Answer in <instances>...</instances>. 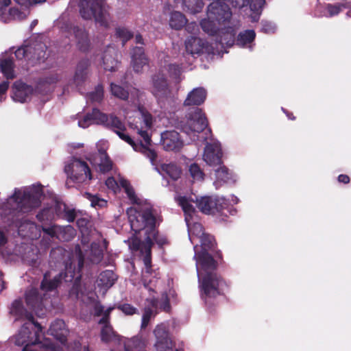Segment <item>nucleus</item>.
<instances>
[{
  "label": "nucleus",
  "instance_id": "1",
  "mask_svg": "<svg viewBox=\"0 0 351 351\" xmlns=\"http://www.w3.org/2000/svg\"><path fill=\"white\" fill-rule=\"evenodd\" d=\"M194 258L199 277L200 296L209 313L215 311L217 297L223 294L227 284L217 273V262L208 252L195 251Z\"/></svg>",
  "mask_w": 351,
  "mask_h": 351
},
{
  "label": "nucleus",
  "instance_id": "2",
  "mask_svg": "<svg viewBox=\"0 0 351 351\" xmlns=\"http://www.w3.org/2000/svg\"><path fill=\"white\" fill-rule=\"evenodd\" d=\"M10 313L16 316V319L27 320L15 336V344L19 346H24L22 351H33L31 346L41 343V338L44 335L43 327L35 321L33 314L25 308L23 301L20 299L12 302Z\"/></svg>",
  "mask_w": 351,
  "mask_h": 351
},
{
  "label": "nucleus",
  "instance_id": "3",
  "mask_svg": "<svg viewBox=\"0 0 351 351\" xmlns=\"http://www.w3.org/2000/svg\"><path fill=\"white\" fill-rule=\"evenodd\" d=\"M79 7L80 13L84 19L94 18L101 27L105 29L110 27L111 17L108 11L109 6L104 0H81Z\"/></svg>",
  "mask_w": 351,
  "mask_h": 351
},
{
  "label": "nucleus",
  "instance_id": "4",
  "mask_svg": "<svg viewBox=\"0 0 351 351\" xmlns=\"http://www.w3.org/2000/svg\"><path fill=\"white\" fill-rule=\"evenodd\" d=\"M43 191L41 186H33L32 188L22 191L15 189L14 193L8 199L16 204L14 209L22 213H29L33 209L38 208L41 204V197Z\"/></svg>",
  "mask_w": 351,
  "mask_h": 351
},
{
  "label": "nucleus",
  "instance_id": "5",
  "mask_svg": "<svg viewBox=\"0 0 351 351\" xmlns=\"http://www.w3.org/2000/svg\"><path fill=\"white\" fill-rule=\"evenodd\" d=\"M130 249L133 252H140L141 254L143 256V261L145 265V269L142 271V282L145 288L147 289L149 291H154V290L149 287L150 280L147 281L146 278L149 275L153 274L152 264V248L154 243L151 242L149 238L147 239L146 242L142 241L136 237H132L128 240Z\"/></svg>",
  "mask_w": 351,
  "mask_h": 351
},
{
  "label": "nucleus",
  "instance_id": "6",
  "mask_svg": "<svg viewBox=\"0 0 351 351\" xmlns=\"http://www.w3.org/2000/svg\"><path fill=\"white\" fill-rule=\"evenodd\" d=\"M196 206L204 214L222 215L223 210L228 208V204L223 198L204 196L197 199Z\"/></svg>",
  "mask_w": 351,
  "mask_h": 351
},
{
  "label": "nucleus",
  "instance_id": "7",
  "mask_svg": "<svg viewBox=\"0 0 351 351\" xmlns=\"http://www.w3.org/2000/svg\"><path fill=\"white\" fill-rule=\"evenodd\" d=\"M68 178L75 182H83L87 178L92 179L90 169L88 164L78 158H73L64 167Z\"/></svg>",
  "mask_w": 351,
  "mask_h": 351
},
{
  "label": "nucleus",
  "instance_id": "8",
  "mask_svg": "<svg viewBox=\"0 0 351 351\" xmlns=\"http://www.w3.org/2000/svg\"><path fill=\"white\" fill-rule=\"evenodd\" d=\"M150 92L156 98L158 103L164 102L171 94V89L165 75L158 72L152 76Z\"/></svg>",
  "mask_w": 351,
  "mask_h": 351
},
{
  "label": "nucleus",
  "instance_id": "9",
  "mask_svg": "<svg viewBox=\"0 0 351 351\" xmlns=\"http://www.w3.org/2000/svg\"><path fill=\"white\" fill-rule=\"evenodd\" d=\"M189 114V120L182 128L183 131L188 135L193 134V136H195V133H200L208 127L207 118L202 109L196 108Z\"/></svg>",
  "mask_w": 351,
  "mask_h": 351
},
{
  "label": "nucleus",
  "instance_id": "10",
  "mask_svg": "<svg viewBox=\"0 0 351 351\" xmlns=\"http://www.w3.org/2000/svg\"><path fill=\"white\" fill-rule=\"evenodd\" d=\"M207 14L209 19L219 24L229 22L232 15L229 5L221 0L211 2L208 6Z\"/></svg>",
  "mask_w": 351,
  "mask_h": 351
},
{
  "label": "nucleus",
  "instance_id": "11",
  "mask_svg": "<svg viewBox=\"0 0 351 351\" xmlns=\"http://www.w3.org/2000/svg\"><path fill=\"white\" fill-rule=\"evenodd\" d=\"M64 28L66 32L74 35L77 47L80 51L86 52L89 50L90 42L88 32L84 27L66 23Z\"/></svg>",
  "mask_w": 351,
  "mask_h": 351
},
{
  "label": "nucleus",
  "instance_id": "12",
  "mask_svg": "<svg viewBox=\"0 0 351 351\" xmlns=\"http://www.w3.org/2000/svg\"><path fill=\"white\" fill-rule=\"evenodd\" d=\"M222 150L219 143H207L204 148L203 159L210 166L222 164Z\"/></svg>",
  "mask_w": 351,
  "mask_h": 351
},
{
  "label": "nucleus",
  "instance_id": "13",
  "mask_svg": "<svg viewBox=\"0 0 351 351\" xmlns=\"http://www.w3.org/2000/svg\"><path fill=\"white\" fill-rule=\"evenodd\" d=\"M107 121V114L102 112L97 108L92 109L78 121V125L82 128H86L89 125L95 124L104 126Z\"/></svg>",
  "mask_w": 351,
  "mask_h": 351
},
{
  "label": "nucleus",
  "instance_id": "14",
  "mask_svg": "<svg viewBox=\"0 0 351 351\" xmlns=\"http://www.w3.org/2000/svg\"><path fill=\"white\" fill-rule=\"evenodd\" d=\"M161 143L166 151L179 152L183 146L180 134L175 130L166 131L161 135Z\"/></svg>",
  "mask_w": 351,
  "mask_h": 351
},
{
  "label": "nucleus",
  "instance_id": "15",
  "mask_svg": "<svg viewBox=\"0 0 351 351\" xmlns=\"http://www.w3.org/2000/svg\"><path fill=\"white\" fill-rule=\"evenodd\" d=\"M13 89V99L21 103L26 102L34 93L32 86L20 81L14 83Z\"/></svg>",
  "mask_w": 351,
  "mask_h": 351
},
{
  "label": "nucleus",
  "instance_id": "16",
  "mask_svg": "<svg viewBox=\"0 0 351 351\" xmlns=\"http://www.w3.org/2000/svg\"><path fill=\"white\" fill-rule=\"evenodd\" d=\"M90 66V62L88 59H82L77 63L73 75V81L76 87L80 89L86 82L88 74V68Z\"/></svg>",
  "mask_w": 351,
  "mask_h": 351
},
{
  "label": "nucleus",
  "instance_id": "17",
  "mask_svg": "<svg viewBox=\"0 0 351 351\" xmlns=\"http://www.w3.org/2000/svg\"><path fill=\"white\" fill-rule=\"evenodd\" d=\"M132 65L136 73L141 72L143 66L148 64V59L143 47H134L131 52Z\"/></svg>",
  "mask_w": 351,
  "mask_h": 351
},
{
  "label": "nucleus",
  "instance_id": "18",
  "mask_svg": "<svg viewBox=\"0 0 351 351\" xmlns=\"http://www.w3.org/2000/svg\"><path fill=\"white\" fill-rule=\"evenodd\" d=\"M48 334L54 337L60 343H64L67 341V330L64 322L60 319L53 321L50 325Z\"/></svg>",
  "mask_w": 351,
  "mask_h": 351
},
{
  "label": "nucleus",
  "instance_id": "19",
  "mask_svg": "<svg viewBox=\"0 0 351 351\" xmlns=\"http://www.w3.org/2000/svg\"><path fill=\"white\" fill-rule=\"evenodd\" d=\"M117 52L112 48L108 47L102 56L104 69L106 71H114L117 69L119 62L117 60Z\"/></svg>",
  "mask_w": 351,
  "mask_h": 351
},
{
  "label": "nucleus",
  "instance_id": "20",
  "mask_svg": "<svg viewBox=\"0 0 351 351\" xmlns=\"http://www.w3.org/2000/svg\"><path fill=\"white\" fill-rule=\"evenodd\" d=\"M201 250L199 251L211 252L215 256L219 259H222V254L219 250H215L217 242L213 236L202 233L200 237Z\"/></svg>",
  "mask_w": 351,
  "mask_h": 351
},
{
  "label": "nucleus",
  "instance_id": "21",
  "mask_svg": "<svg viewBox=\"0 0 351 351\" xmlns=\"http://www.w3.org/2000/svg\"><path fill=\"white\" fill-rule=\"evenodd\" d=\"M206 94V90L204 88H195L188 94L184 104L185 106H199L204 102Z\"/></svg>",
  "mask_w": 351,
  "mask_h": 351
},
{
  "label": "nucleus",
  "instance_id": "22",
  "mask_svg": "<svg viewBox=\"0 0 351 351\" xmlns=\"http://www.w3.org/2000/svg\"><path fill=\"white\" fill-rule=\"evenodd\" d=\"M117 280V276L112 270L102 271L97 279V284L99 287L106 290L112 287Z\"/></svg>",
  "mask_w": 351,
  "mask_h": 351
},
{
  "label": "nucleus",
  "instance_id": "23",
  "mask_svg": "<svg viewBox=\"0 0 351 351\" xmlns=\"http://www.w3.org/2000/svg\"><path fill=\"white\" fill-rule=\"evenodd\" d=\"M142 219L145 223L146 236L157 230L156 228V219L151 208H147L142 212Z\"/></svg>",
  "mask_w": 351,
  "mask_h": 351
},
{
  "label": "nucleus",
  "instance_id": "24",
  "mask_svg": "<svg viewBox=\"0 0 351 351\" xmlns=\"http://www.w3.org/2000/svg\"><path fill=\"white\" fill-rule=\"evenodd\" d=\"M185 47L186 51L189 53L194 56L195 54H200L202 53L204 43L200 38L191 36L186 40Z\"/></svg>",
  "mask_w": 351,
  "mask_h": 351
},
{
  "label": "nucleus",
  "instance_id": "25",
  "mask_svg": "<svg viewBox=\"0 0 351 351\" xmlns=\"http://www.w3.org/2000/svg\"><path fill=\"white\" fill-rule=\"evenodd\" d=\"M49 272H46L40 283V289L45 291H52L56 289L61 283L62 276L58 274L53 279H49Z\"/></svg>",
  "mask_w": 351,
  "mask_h": 351
},
{
  "label": "nucleus",
  "instance_id": "26",
  "mask_svg": "<svg viewBox=\"0 0 351 351\" xmlns=\"http://www.w3.org/2000/svg\"><path fill=\"white\" fill-rule=\"evenodd\" d=\"M98 156L99 158L98 166L100 172L106 173L110 171L112 169V162L106 151L103 148L99 149Z\"/></svg>",
  "mask_w": 351,
  "mask_h": 351
},
{
  "label": "nucleus",
  "instance_id": "27",
  "mask_svg": "<svg viewBox=\"0 0 351 351\" xmlns=\"http://www.w3.org/2000/svg\"><path fill=\"white\" fill-rule=\"evenodd\" d=\"M25 302L27 306L32 310L39 308L42 304V300L38 289H32L27 291L25 293Z\"/></svg>",
  "mask_w": 351,
  "mask_h": 351
},
{
  "label": "nucleus",
  "instance_id": "28",
  "mask_svg": "<svg viewBox=\"0 0 351 351\" xmlns=\"http://www.w3.org/2000/svg\"><path fill=\"white\" fill-rule=\"evenodd\" d=\"M14 69V63L12 58L0 60L1 71L8 80H12L15 77Z\"/></svg>",
  "mask_w": 351,
  "mask_h": 351
},
{
  "label": "nucleus",
  "instance_id": "29",
  "mask_svg": "<svg viewBox=\"0 0 351 351\" xmlns=\"http://www.w3.org/2000/svg\"><path fill=\"white\" fill-rule=\"evenodd\" d=\"M104 127L111 130L115 133L117 130H126L124 123L113 114H107V121L104 124Z\"/></svg>",
  "mask_w": 351,
  "mask_h": 351
},
{
  "label": "nucleus",
  "instance_id": "30",
  "mask_svg": "<svg viewBox=\"0 0 351 351\" xmlns=\"http://www.w3.org/2000/svg\"><path fill=\"white\" fill-rule=\"evenodd\" d=\"M183 10L191 14H197L202 11L204 7L202 0H182Z\"/></svg>",
  "mask_w": 351,
  "mask_h": 351
},
{
  "label": "nucleus",
  "instance_id": "31",
  "mask_svg": "<svg viewBox=\"0 0 351 351\" xmlns=\"http://www.w3.org/2000/svg\"><path fill=\"white\" fill-rule=\"evenodd\" d=\"M186 23V19L185 16L180 12H173L171 14L169 20V25L171 28L180 30Z\"/></svg>",
  "mask_w": 351,
  "mask_h": 351
},
{
  "label": "nucleus",
  "instance_id": "32",
  "mask_svg": "<svg viewBox=\"0 0 351 351\" xmlns=\"http://www.w3.org/2000/svg\"><path fill=\"white\" fill-rule=\"evenodd\" d=\"M256 38V33L253 29H247L239 34L237 38V45L244 47L252 43Z\"/></svg>",
  "mask_w": 351,
  "mask_h": 351
},
{
  "label": "nucleus",
  "instance_id": "33",
  "mask_svg": "<svg viewBox=\"0 0 351 351\" xmlns=\"http://www.w3.org/2000/svg\"><path fill=\"white\" fill-rule=\"evenodd\" d=\"M161 169L173 180H178L180 178L182 170L174 163L163 164Z\"/></svg>",
  "mask_w": 351,
  "mask_h": 351
},
{
  "label": "nucleus",
  "instance_id": "34",
  "mask_svg": "<svg viewBox=\"0 0 351 351\" xmlns=\"http://www.w3.org/2000/svg\"><path fill=\"white\" fill-rule=\"evenodd\" d=\"M142 218V213L139 212H136L134 215H130L129 216L131 228L135 232H139L141 230L145 229V223Z\"/></svg>",
  "mask_w": 351,
  "mask_h": 351
},
{
  "label": "nucleus",
  "instance_id": "35",
  "mask_svg": "<svg viewBox=\"0 0 351 351\" xmlns=\"http://www.w3.org/2000/svg\"><path fill=\"white\" fill-rule=\"evenodd\" d=\"M179 206H181L186 216L192 217L195 213V208L189 199L185 196H179L176 199Z\"/></svg>",
  "mask_w": 351,
  "mask_h": 351
},
{
  "label": "nucleus",
  "instance_id": "36",
  "mask_svg": "<svg viewBox=\"0 0 351 351\" xmlns=\"http://www.w3.org/2000/svg\"><path fill=\"white\" fill-rule=\"evenodd\" d=\"M117 335L110 324H103L101 330V339L103 342L108 343L116 340Z\"/></svg>",
  "mask_w": 351,
  "mask_h": 351
},
{
  "label": "nucleus",
  "instance_id": "37",
  "mask_svg": "<svg viewBox=\"0 0 351 351\" xmlns=\"http://www.w3.org/2000/svg\"><path fill=\"white\" fill-rule=\"evenodd\" d=\"M110 93L114 97L123 101H128L129 98V92L128 90L113 82L110 83Z\"/></svg>",
  "mask_w": 351,
  "mask_h": 351
},
{
  "label": "nucleus",
  "instance_id": "38",
  "mask_svg": "<svg viewBox=\"0 0 351 351\" xmlns=\"http://www.w3.org/2000/svg\"><path fill=\"white\" fill-rule=\"evenodd\" d=\"M124 348L125 351H139L144 348V343L141 338L133 337L125 342Z\"/></svg>",
  "mask_w": 351,
  "mask_h": 351
},
{
  "label": "nucleus",
  "instance_id": "39",
  "mask_svg": "<svg viewBox=\"0 0 351 351\" xmlns=\"http://www.w3.org/2000/svg\"><path fill=\"white\" fill-rule=\"evenodd\" d=\"M104 86L102 84H97L94 90L88 93L86 95L87 99L92 103H101L104 99Z\"/></svg>",
  "mask_w": 351,
  "mask_h": 351
},
{
  "label": "nucleus",
  "instance_id": "40",
  "mask_svg": "<svg viewBox=\"0 0 351 351\" xmlns=\"http://www.w3.org/2000/svg\"><path fill=\"white\" fill-rule=\"evenodd\" d=\"M115 35L122 40L123 45L130 40L134 36L132 31L125 27H119L115 29Z\"/></svg>",
  "mask_w": 351,
  "mask_h": 351
},
{
  "label": "nucleus",
  "instance_id": "41",
  "mask_svg": "<svg viewBox=\"0 0 351 351\" xmlns=\"http://www.w3.org/2000/svg\"><path fill=\"white\" fill-rule=\"evenodd\" d=\"M189 173L195 180L202 181L204 179V173L197 163H193L190 165Z\"/></svg>",
  "mask_w": 351,
  "mask_h": 351
},
{
  "label": "nucleus",
  "instance_id": "42",
  "mask_svg": "<svg viewBox=\"0 0 351 351\" xmlns=\"http://www.w3.org/2000/svg\"><path fill=\"white\" fill-rule=\"evenodd\" d=\"M154 334L156 341L169 339V334L167 328L162 324H158L154 330Z\"/></svg>",
  "mask_w": 351,
  "mask_h": 351
},
{
  "label": "nucleus",
  "instance_id": "43",
  "mask_svg": "<svg viewBox=\"0 0 351 351\" xmlns=\"http://www.w3.org/2000/svg\"><path fill=\"white\" fill-rule=\"evenodd\" d=\"M167 72L170 77L174 80H180V75L182 73V64H169L167 66Z\"/></svg>",
  "mask_w": 351,
  "mask_h": 351
},
{
  "label": "nucleus",
  "instance_id": "44",
  "mask_svg": "<svg viewBox=\"0 0 351 351\" xmlns=\"http://www.w3.org/2000/svg\"><path fill=\"white\" fill-rule=\"evenodd\" d=\"M84 196L90 202L93 207L98 206L102 208L106 205V201L97 195H94L90 193L86 192Z\"/></svg>",
  "mask_w": 351,
  "mask_h": 351
},
{
  "label": "nucleus",
  "instance_id": "45",
  "mask_svg": "<svg viewBox=\"0 0 351 351\" xmlns=\"http://www.w3.org/2000/svg\"><path fill=\"white\" fill-rule=\"evenodd\" d=\"M154 346L156 351H171L173 348V342L169 338L164 339L163 341H156Z\"/></svg>",
  "mask_w": 351,
  "mask_h": 351
},
{
  "label": "nucleus",
  "instance_id": "46",
  "mask_svg": "<svg viewBox=\"0 0 351 351\" xmlns=\"http://www.w3.org/2000/svg\"><path fill=\"white\" fill-rule=\"evenodd\" d=\"M214 21H215L209 19L208 20L203 19L200 23V25L205 32L210 35H213L217 32V29L215 25L214 24Z\"/></svg>",
  "mask_w": 351,
  "mask_h": 351
},
{
  "label": "nucleus",
  "instance_id": "47",
  "mask_svg": "<svg viewBox=\"0 0 351 351\" xmlns=\"http://www.w3.org/2000/svg\"><path fill=\"white\" fill-rule=\"evenodd\" d=\"M154 315V311L150 306H146L144 308L141 325V329H145L147 328L152 317Z\"/></svg>",
  "mask_w": 351,
  "mask_h": 351
},
{
  "label": "nucleus",
  "instance_id": "48",
  "mask_svg": "<svg viewBox=\"0 0 351 351\" xmlns=\"http://www.w3.org/2000/svg\"><path fill=\"white\" fill-rule=\"evenodd\" d=\"M138 148L141 149V152L146 156L152 162H154L157 158V154L154 149L148 147L147 145H144L142 142L138 145Z\"/></svg>",
  "mask_w": 351,
  "mask_h": 351
},
{
  "label": "nucleus",
  "instance_id": "49",
  "mask_svg": "<svg viewBox=\"0 0 351 351\" xmlns=\"http://www.w3.org/2000/svg\"><path fill=\"white\" fill-rule=\"evenodd\" d=\"M148 238L150 239L152 243H153V240H154L160 246H162L167 243V239L165 237H159L158 230L147 235L143 242H146Z\"/></svg>",
  "mask_w": 351,
  "mask_h": 351
},
{
  "label": "nucleus",
  "instance_id": "50",
  "mask_svg": "<svg viewBox=\"0 0 351 351\" xmlns=\"http://www.w3.org/2000/svg\"><path fill=\"white\" fill-rule=\"evenodd\" d=\"M60 233L62 234V239L65 241H69L73 239L75 234V229L70 225L61 227L60 228Z\"/></svg>",
  "mask_w": 351,
  "mask_h": 351
},
{
  "label": "nucleus",
  "instance_id": "51",
  "mask_svg": "<svg viewBox=\"0 0 351 351\" xmlns=\"http://www.w3.org/2000/svg\"><path fill=\"white\" fill-rule=\"evenodd\" d=\"M117 308L122 311L125 315H133L138 313V309L128 303L118 304Z\"/></svg>",
  "mask_w": 351,
  "mask_h": 351
},
{
  "label": "nucleus",
  "instance_id": "52",
  "mask_svg": "<svg viewBox=\"0 0 351 351\" xmlns=\"http://www.w3.org/2000/svg\"><path fill=\"white\" fill-rule=\"evenodd\" d=\"M216 176L219 180L223 182H228L231 178L229 169L225 166H220V167L216 170Z\"/></svg>",
  "mask_w": 351,
  "mask_h": 351
},
{
  "label": "nucleus",
  "instance_id": "53",
  "mask_svg": "<svg viewBox=\"0 0 351 351\" xmlns=\"http://www.w3.org/2000/svg\"><path fill=\"white\" fill-rule=\"evenodd\" d=\"M342 8H345L344 4L343 3H337V4H330L328 3L326 5V10L328 11L330 16H333L337 15L340 13L342 10Z\"/></svg>",
  "mask_w": 351,
  "mask_h": 351
},
{
  "label": "nucleus",
  "instance_id": "54",
  "mask_svg": "<svg viewBox=\"0 0 351 351\" xmlns=\"http://www.w3.org/2000/svg\"><path fill=\"white\" fill-rule=\"evenodd\" d=\"M58 80L59 79L57 74H50L40 78L38 81V85L55 84L58 82Z\"/></svg>",
  "mask_w": 351,
  "mask_h": 351
},
{
  "label": "nucleus",
  "instance_id": "55",
  "mask_svg": "<svg viewBox=\"0 0 351 351\" xmlns=\"http://www.w3.org/2000/svg\"><path fill=\"white\" fill-rule=\"evenodd\" d=\"M125 130H117L116 134L119 136V137L130 145L132 148L135 150H138V145L134 141V140L128 134H124Z\"/></svg>",
  "mask_w": 351,
  "mask_h": 351
},
{
  "label": "nucleus",
  "instance_id": "56",
  "mask_svg": "<svg viewBox=\"0 0 351 351\" xmlns=\"http://www.w3.org/2000/svg\"><path fill=\"white\" fill-rule=\"evenodd\" d=\"M125 130H117L116 134L119 136V137L130 145L132 148L135 150H138V145L134 141V140L128 134H124Z\"/></svg>",
  "mask_w": 351,
  "mask_h": 351
},
{
  "label": "nucleus",
  "instance_id": "57",
  "mask_svg": "<svg viewBox=\"0 0 351 351\" xmlns=\"http://www.w3.org/2000/svg\"><path fill=\"white\" fill-rule=\"evenodd\" d=\"M91 254L95 262L99 263L103 258V251L98 245H91Z\"/></svg>",
  "mask_w": 351,
  "mask_h": 351
},
{
  "label": "nucleus",
  "instance_id": "58",
  "mask_svg": "<svg viewBox=\"0 0 351 351\" xmlns=\"http://www.w3.org/2000/svg\"><path fill=\"white\" fill-rule=\"evenodd\" d=\"M261 25V32L265 34H274L276 31V25L271 22L263 21Z\"/></svg>",
  "mask_w": 351,
  "mask_h": 351
},
{
  "label": "nucleus",
  "instance_id": "59",
  "mask_svg": "<svg viewBox=\"0 0 351 351\" xmlns=\"http://www.w3.org/2000/svg\"><path fill=\"white\" fill-rule=\"evenodd\" d=\"M76 217V213L74 209H68L66 206L64 204L63 218L66 219L69 222H73Z\"/></svg>",
  "mask_w": 351,
  "mask_h": 351
},
{
  "label": "nucleus",
  "instance_id": "60",
  "mask_svg": "<svg viewBox=\"0 0 351 351\" xmlns=\"http://www.w3.org/2000/svg\"><path fill=\"white\" fill-rule=\"evenodd\" d=\"M114 309V307H108L106 310H105L101 315L102 317L99 319V324H110V313Z\"/></svg>",
  "mask_w": 351,
  "mask_h": 351
},
{
  "label": "nucleus",
  "instance_id": "61",
  "mask_svg": "<svg viewBox=\"0 0 351 351\" xmlns=\"http://www.w3.org/2000/svg\"><path fill=\"white\" fill-rule=\"evenodd\" d=\"M142 117L143 119V122L145 127L147 129H150L152 127V121L153 117L152 115L147 111L141 110Z\"/></svg>",
  "mask_w": 351,
  "mask_h": 351
},
{
  "label": "nucleus",
  "instance_id": "62",
  "mask_svg": "<svg viewBox=\"0 0 351 351\" xmlns=\"http://www.w3.org/2000/svg\"><path fill=\"white\" fill-rule=\"evenodd\" d=\"M28 52V47L27 46H22L21 47H19L14 54L17 59L22 60L23 58H25L27 56Z\"/></svg>",
  "mask_w": 351,
  "mask_h": 351
},
{
  "label": "nucleus",
  "instance_id": "63",
  "mask_svg": "<svg viewBox=\"0 0 351 351\" xmlns=\"http://www.w3.org/2000/svg\"><path fill=\"white\" fill-rule=\"evenodd\" d=\"M162 298L164 299V301L160 304V308L165 312L168 313L171 310V305L168 295L166 293H165L162 295Z\"/></svg>",
  "mask_w": 351,
  "mask_h": 351
},
{
  "label": "nucleus",
  "instance_id": "64",
  "mask_svg": "<svg viewBox=\"0 0 351 351\" xmlns=\"http://www.w3.org/2000/svg\"><path fill=\"white\" fill-rule=\"evenodd\" d=\"M125 193L127 194L128 198L134 203H136L137 197L135 194V191L132 186L125 190Z\"/></svg>",
  "mask_w": 351,
  "mask_h": 351
}]
</instances>
